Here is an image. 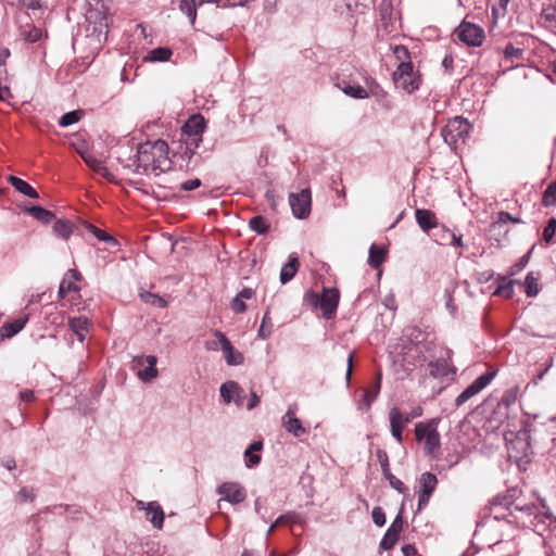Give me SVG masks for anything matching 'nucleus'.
Returning a JSON list of instances; mask_svg holds the SVG:
<instances>
[{"label": "nucleus", "instance_id": "nucleus-56", "mask_svg": "<svg viewBox=\"0 0 556 556\" xmlns=\"http://www.w3.org/2000/svg\"><path fill=\"white\" fill-rule=\"evenodd\" d=\"M248 459L247 465L249 467L255 466L260 463L261 456L256 452H251L250 455H244Z\"/></svg>", "mask_w": 556, "mask_h": 556}, {"label": "nucleus", "instance_id": "nucleus-4", "mask_svg": "<svg viewBox=\"0 0 556 556\" xmlns=\"http://www.w3.org/2000/svg\"><path fill=\"white\" fill-rule=\"evenodd\" d=\"M394 84L407 93H412L420 86V76L413 70V64H399L393 75Z\"/></svg>", "mask_w": 556, "mask_h": 556}, {"label": "nucleus", "instance_id": "nucleus-48", "mask_svg": "<svg viewBox=\"0 0 556 556\" xmlns=\"http://www.w3.org/2000/svg\"><path fill=\"white\" fill-rule=\"evenodd\" d=\"M556 232V218H551L543 230L544 240L549 243Z\"/></svg>", "mask_w": 556, "mask_h": 556}, {"label": "nucleus", "instance_id": "nucleus-37", "mask_svg": "<svg viewBox=\"0 0 556 556\" xmlns=\"http://www.w3.org/2000/svg\"><path fill=\"white\" fill-rule=\"evenodd\" d=\"M83 116L81 111H71L61 116L59 125L61 127H67L77 123Z\"/></svg>", "mask_w": 556, "mask_h": 556}, {"label": "nucleus", "instance_id": "nucleus-22", "mask_svg": "<svg viewBox=\"0 0 556 556\" xmlns=\"http://www.w3.org/2000/svg\"><path fill=\"white\" fill-rule=\"evenodd\" d=\"M418 226L424 231H429L438 226L435 214L432 211L418 208L415 212Z\"/></svg>", "mask_w": 556, "mask_h": 556}, {"label": "nucleus", "instance_id": "nucleus-31", "mask_svg": "<svg viewBox=\"0 0 556 556\" xmlns=\"http://www.w3.org/2000/svg\"><path fill=\"white\" fill-rule=\"evenodd\" d=\"M53 232L55 236L67 240L73 232V224L65 219H58L53 225Z\"/></svg>", "mask_w": 556, "mask_h": 556}, {"label": "nucleus", "instance_id": "nucleus-43", "mask_svg": "<svg viewBox=\"0 0 556 556\" xmlns=\"http://www.w3.org/2000/svg\"><path fill=\"white\" fill-rule=\"evenodd\" d=\"M273 332V325L270 323V318L268 316V312L265 313L262 319L261 327L258 329V337L262 339H267L270 337Z\"/></svg>", "mask_w": 556, "mask_h": 556}, {"label": "nucleus", "instance_id": "nucleus-11", "mask_svg": "<svg viewBox=\"0 0 556 556\" xmlns=\"http://www.w3.org/2000/svg\"><path fill=\"white\" fill-rule=\"evenodd\" d=\"M494 378V372H484L472 381L455 400V405L460 406L469 399L481 392Z\"/></svg>", "mask_w": 556, "mask_h": 556}, {"label": "nucleus", "instance_id": "nucleus-9", "mask_svg": "<svg viewBox=\"0 0 556 556\" xmlns=\"http://www.w3.org/2000/svg\"><path fill=\"white\" fill-rule=\"evenodd\" d=\"M438 485V478L431 472H424L418 479V510L428 505L432 493Z\"/></svg>", "mask_w": 556, "mask_h": 556}, {"label": "nucleus", "instance_id": "nucleus-10", "mask_svg": "<svg viewBox=\"0 0 556 556\" xmlns=\"http://www.w3.org/2000/svg\"><path fill=\"white\" fill-rule=\"evenodd\" d=\"M290 206L296 218H306L311 213V191L303 189L300 193H291L289 197Z\"/></svg>", "mask_w": 556, "mask_h": 556}, {"label": "nucleus", "instance_id": "nucleus-2", "mask_svg": "<svg viewBox=\"0 0 556 556\" xmlns=\"http://www.w3.org/2000/svg\"><path fill=\"white\" fill-rule=\"evenodd\" d=\"M416 440L424 444L425 456L438 459L440 456L441 438L434 419L415 425Z\"/></svg>", "mask_w": 556, "mask_h": 556}, {"label": "nucleus", "instance_id": "nucleus-1", "mask_svg": "<svg viewBox=\"0 0 556 556\" xmlns=\"http://www.w3.org/2000/svg\"><path fill=\"white\" fill-rule=\"evenodd\" d=\"M169 168L168 146L165 141L156 140L153 143L146 142L139 146L136 167L138 174L157 176Z\"/></svg>", "mask_w": 556, "mask_h": 556}, {"label": "nucleus", "instance_id": "nucleus-54", "mask_svg": "<svg viewBox=\"0 0 556 556\" xmlns=\"http://www.w3.org/2000/svg\"><path fill=\"white\" fill-rule=\"evenodd\" d=\"M34 497V494L31 491L27 490L26 488H23L17 493V498L21 503H25L28 500H31Z\"/></svg>", "mask_w": 556, "mask_h": 556}, {"label": "nucleus", "instance_id": "nucleus-61", "mask_svg": "<svg viewBox=\"0 0 556 556\" xmlns=\"http://www.w3.org/2000/svg\"><path fill=\"white\" fill-rule=\"evenodd\" d=\"M445 236L452 239V243L454 245L459 247V248L463 247L462 236H456L455 233L450 232V231H445Z\"/></svg>", "mask_w": 556, "mask_h": 556}, {"label": "nucleus", "instance_id": "nucleus-53", "mask_svg": "<svg viewBox=\"0 0 556 556\" xmlns=\"http://www.w3.org/2000/svg\"><path fill=\"white\" fill-rule=\"evenodd\" d=\"M201 186V180L199 178L190 179L180 185V189L184 191H191Z\"/></svg>", "mask_w": 556, "mask_h": 556}, {"label": "nucleus", "instance_id": "nucleus-49", "mask_svg": "<svg viewBox=\"0 0 556 556\" xmlns=\"http://www.w3.org/2000/svg\"><path fill=\"white\" fill-rule=\"evenodd\" d=\"M230 308L236 314H242V313L245 312L247 305H245L244 301L240 296L236 295L233 298V300L231 301V303H230Z\"/></svg>", "mask_w": 556, "mask_h": 556}, {"label": "nucleus", "instance_id": "nucleus-50", "mask_svg": "<svg viewBox=\"0 0 556 556\" xmlns=\"http://www.w3.org/2000/svg\"><path fill=\"white\" fill-rule=\"evenodd\" d=\"M372 521L378 526L382 527L386 523V515L380 507H375L371 511Z\"/></svg>", "mask_w": 556, "mask_h": 556}, {"label": "nucleus", "instance_id": "nucleus-6", "mask_svg": "<svg viewBox=\"0 0 556 556\" xmlns=\"http://www.w3.org/2000/svg\"><path fill=\"white\" fill-rule=\"evenodd\" d=\"M205 129V119L200 114L191 115L182 126V132L187 136V146L198 148L202 141Z\"/></svg>", "mask_w": 556, "mask_h": 556}, {"label": "nucleus", "instance_id": "nucleus-40", "mask_svg": "<svg viewBox=\"0 0 556 556\" xmlns=\"http://www.w3.org/2000/svg\"><path fill=\"white\" fill-rule=\"evenodd\" d=\"M542 202L545 206L556 205V181L552 182L543 193Z\"/></svg>", "mask_w": 556, "mask_h": 556}, {"label": "nucleus", "instance_id": "nucleus-41", "mask_svg": "<svg viewBox=\"0 0 556 556\" xmlns=\"http://www.w3.org/2000/svg\"><path fill=\"white\" fill-rule=\"evenodd\" d=\"M140 296L142 301H144L148 304L157 306V307H165L166 301L159 296L157 294H153L151 292L144 291L140 293Z\"/></svg>", "mask_w": 556, "mask_h": 556}, {"label": "nucleus", "instance_id": "nucleus-14", "mask_svg": "<svg viewBox=\"0 0 556 556\" xmlns=\"http://www.w3.org/2000/svg\"><path fill=\"white\" fill-rule=\"evenodd\" d=\"M217 492L223 500L231 504L242 503L247 497L244 489L237 482H225L218 486Z\"/></svg>", "mask_w": 556, "mask_h": 556}, {"label": "nucleus", "instance_id": "nucleus-8", "mask_svg": "<svg viewBox=\"0 0 556 556\" xmlns=\"http://www.w3.org/2000/svg\"><path fill=\"white\" fill-rule=\"evenodd\" d=\"M156 362V357L153 355L134 358V368L137 369V375L141 381L149 382L157 377Z\"/></svg>", "mask_w": 556, "mask_h": 556}, {"label": "nucleus", "instance_id": "nucleus-52", "mask_svg": "<svg viewBox=\"0 0 556 556\" xmlns=\"http://www.w3.org/2000/svg\"><path fill=\"white\" fill-rule=\"evenodd\" d=\"M508 222H511V223H515V224H519L521 223L520 218L518 217H514L511 214H509L508 212H500L498 213V219H497V224H506Z\"/></svg>", "mask_w": 556, "mask_h": 556}, {"label": "nucleus", "instance_id": "nucleus-30", "mask_svg": "<svg viewBox=\"0 0 556 556\" xmlns=\"http://www.w3.org/2000/svg\"><path fill=\"white\" fill-rule=\"evenodd\" d=\"M387 251L376 244L369 248L368 264L372 268H378L386 260Z\"/></svg>", "mask_w": 556, "mask_h": 556}, {"label": "nucleus", "instance_id": "nucleus-36", "mask_svg": "<svg viewBox=\"0 0 556 556\" xmlns=\"http://www.w3.org/2000/svg\"><path fill=\"white\" fill-rule=\"evenodd\" d=\"M526 293L528 296H535L539 293L538 278L533 273H529L525 279Z\"/></svg>", "mask_w": 556, "mask_h": 556}, {"label": "nucleus", "instance_id": "nucleus-3", "mask_svg": "<svg viewBox=\"0 0 556 556\" xmlns=\"http://www.w3.org/2000/svg\"><path fill=\"white\" fill-rule=\"evenodd\" d=\"M470 124L466 118L456 116L451 119L442 129V137L452 149H457L469 136Z\"/></svg>", "mask_w": 556, "mask_h": 556}, {"label": "nucleus", "instance_id": "nucleus-60", "mask_svg": "<svg viewBox=\"0 0 556 556\" xmlns=\"http://www.w3.org/2000/svg\"><path fill=\"white\" fill-rule=\"evenodd\" d=\"M422 415V408L420 406H416L414 407L407 415H404L405 418H409V422L417 418V417H420Z\"/></svg>", "mask_w": 556, "mask_h": 556}, {"label": "nucleus", "instance_id": "nucleus-19", "mask_svg": "<svg viewBox=\"0 0 556 556\" xmlns=\"http://www.w3.org/2000/svg\"><path fill=\"white\" fill-rule=\"evenodd\" d=\"M80 279L81 276L79 271H77L76 269H68L60 283V288L58 291L59 296L65 298L67 293L78 291L79 287L77 282Z\"/></svg>", "mask_w": 556, "mask_h": 556}, {"label": "nucleus", "instance_id": "nucleus-42", "mask_svg": "<svg viewBox=\"0 0 556 556\" xmlns=\"http://www.w3.org/2000/svg\"><path fill=\"white\" fill-rule=\"evenodd\" d=\"M393 53L399 64H412L409 51L406 47L395 46Z\"/></svg>", "mask_w": 556, "mask_h": 556}, {"label": "nucleus", "instance_id": "nucleus-35", "mask_svg": "<svg viewBox=\"0 0 556 556\" xmlns=\"http://www.w3.org/2000/svg\"><path fill=\"white\" fill-rule=\"evenodd\" d=\"M379 392H380L379 381H375V383L371 387L364 390L363 404L366 406V408H369L371 406V404L377 399Z\"/></svg>", "mask_w": 556, "mask_h": 556}, {"label": "nucleus", "instance_id": "nucleus-27", "mask_svg": "<svg viewBox=\"0 0 556 556\" xmlns=\"http://www.w3.org/2000/svg\"><path fill=\"white\" fill-rule=\"evenodd\" d=\"M390 429H402L409 424V418H405L399 407H392L389 412Z\"/></svg>", "mask_w": 556, "mask_h": 556}, {"label": "nucleus", "instance_id": "nucleus-38", "mask_svg": "<svg viewBox=\"0 0 556 556\" xmlns=\"http://www.w3.org/2000/svg\"><path fill=\"white\" fill-rule=\"evenodd\" d=\"M251 229L260 235H263L268 229V224L263 216H254L250 219L249 223Z\"/></svg>", "mask_w": 556, "mask_h": 556}, {"label": "nucleus", "instance_id": "nucleus-15", "mask_svg": "<svg viewBox=\"0 0 556 556\" xmlns=\"http://www.w3.org/2000/svg\"><path fill=\"white\" fill-rule=\"evenodd\" d=\"M136 506L139 510H146L147 518L151 521L154 528H163L164 511L157 502L153 501L144 503L143 501H137Z\"/></svg>", "mask_w": 556, "mask_h": 556}, {"label": "nucleus", "instance_id": "nucleus-13", "mask_svg": "<svg viewBox=\"0 0 556 556\" xmlns=\"http://www.w3.org/2000/svg\"><path fill=\"white\" fill-rule=\"evenodd\" d=\"M376 455L380 463L383 477L389 481L390 486L400 493H405L407 491L405 484L391 472L387 452L383 450H377Z\"/></svg>", "mask_w": 556, "mask_h": 556}, {"label": "nucleus", "instance_id": "nucleus-16", "mask_svg": "<svg viewBox=\"0 0 556 556\" xmlns=\"http://www.w3.org/2000/svg\"><path fill=\"white\" fill-rule=\"evenodd\" d=\"M340 294L337 289H324L319 298V306L325 318L330 319L339 304Z\"/></svg>", "mask_w": 556, "mask_h": 556}, {"label": "nucleus", "instance_id": "nucleus-7", "mask_svg": "<svg viewBox=\"0 0 556 556\" xmlns=\"http://www.w3.org/2000/svg\"><path fill=\"white\" fill-rule=\"evenodd\" d=\"M86 18L90 25H93V33L100 38L101 35L106 36L109 28V10L101 3L92 7L86 14Z\"/></svg>", "mask_w": 556, "mask_h": 556}, {"label": "nucleus", "instance_id": "nucleus-34", "mask_svg": "<svg viewBox=\"0 0 556 556\" xmlns=\"http://www.w3.org/2000/svg\"><path fill=\"white\" fill-rule=\"evenodd\" d=\"M179 10L187 15L190 23L193 25L197 18L195 0H180Z\"/></svg>", "mask_w": 556, "mask_h": 556}, {"label": "nucleus", "instance_id": "nucleus-32", "mask_svg": "<svg viewBox=\"0 0 556 556\" xmlns=\"http://www.w3.org/2000/svg\"><path fill=\"white\" fill-rule=\"evenodd\" d=\"M27 213L37 220L48 224L54 218V214L41 206H31L27 208Z\"/></svg>", "mask_w": 556, "mask_h": 556}, {"label": "nucleus", "instance_id": "nucleus-33", "mask_svg": "<svg viewBox=\"0 0 556 556\" xmlns=\"http://www.w3.org/2000/svg\"><path fill=\"white\" fill-rule=\"evenodd\" d=\"M21 35L26 41L36 42L41 38L42 31L33 24H27L22 27Z\"/></svg>", "mask_w": 556, "mask_h": 556}, {"label": "nucleus", "instance_id": "nucleus-58", "mask_svg": "<svg viewBox=\"0 0 556 556\" xmlns=\"http://www.w3.org/2000/svg\"><path fill=\"white\" fill-rule=\"evenodd\" d=\"M23 4L30 10L41 9L40 0H22Z\"/></svg>", "mask_w": 556, "mask_h": 556}, {"label": "nucleus", "instance_id": "nucleus-63", "mask_svg": "<svg viewBox=\"0 0 556 556\" xmlns=\"http://www.w3.org/2000/svg\"><path fill=\"white\" fill-rule=\"evenodd\" d=\"M205 349L208 351H217L220 349L219 340L216 338V340H208L205 342Z\"/></svg>", "mask_w": 556, "mask_h": 556}, {"label": "nucleus", "instance_id": "nucleus-26", "mask_svg": "<svg viewBox=\"0 0 556 556\" xmlns=\"http://www.w3.org/2000/svg\"><path fill=\"white\" fill-rule=\"evenodd\" d=\"M299 267V260L295 255H290L287 264L283 265L280 271L281 283L289 282L296 274Z\"/></svg>", "mask_w": 556, "mask_h": 556}, {"label": "nucleus", "instance_id": "nucleus-18", "mask_svg": "<svg viewBox=\"0 0 556 556\" xmlns=\"http://www.w3.org/2000/svg\"><path fill=\"white\" fill-rule=\"evenodd\" d=\"M442 354L435 361L429 363L430 375L434 378L445 377L450 372L448 359L451 358V350L441 348Z\"/></svg>", "mask_w": 556, "mask_h": 556}, {"label": "nucleus", "instance_id": "nucleus-51", "mask_svg": "<svg viewBox=\"0 0 556 556\" xmlns=\"http://www.w3.org/2000/svg\"><path fill=\"white\" fill-rule=\"evenodd\" d=\"M504 54L506 58H521L522 50L519 48H516L514 45L508 43L504 49Z\"/></svg>", "mask_w": 556, "mask_h": 556}, {"label": "nucleus", "instance_id": "nucleus-47", "mask_svg": "<svg viewBox=\"0 0 556 556\" xmlns=\"http://www.w3.org/2000/svg\"><path fill=\"white\" fill-rule=\"evenodd\" d=\"M402 514H403V507L400 509L397 516L394 518L393 522L391 523V526L388 529L389 532L394 533L397 536L400 535V533L402 532V529H403Z\"/></svg>", "mask_w": 556, "mask_h": 556}, {"label": "nucleus", "instance_id": "nucleus-39", "mask_svg": "<svg viewBox=\"0 0 556 556\" xmlns=\"http://www.w3.org/2000/svg\"><path fill=\"white\" fill-rule=\"evenodd\" d=\"M86 229L91 232L97 239H99L100 241H103V242H106V243H113L115 244L116 241L115 239L110 236L109 233H106L104 230L102 229H99L97 228L96 226L93 225H87L86 226Z\"/></svg>", "mask_w": 556, "mask_h": 556}, {"label": "nucleus", "instance_id": "nucleus-62", "mask_svg": "<svg viewBox=\"0 0 556 556\" xmlns=\"http://www.w3.org/2000/svg\"><path fill=\"white\" fill-rule=\"evenodd\" d=\"M254 293L255 292L253 289L244 288L237 295L240 296L244 301V300H250L251 298H253Z\"/></svg>", "mask_w": 556, "mask_h": 556}, {"label": "nucleus", "instance_id": "nucleus-21", "mask_svg": "<svg viewBox=\"0 0 556 556\" xmlns=\"http://www.w3.org/2000/svg\"><path fill=\"white\" fill-rule=\"evenodd\" d=\"M281 421L283 428L296 438L307 432L306 429L302 426L301 420L294 416V413L291 408H289L288 412L282 416Z\"/></svg>", "mask_w": 556, "mask_h": 556}, {"label": "nucleus", "instance_id": "nucleus-12", "mask_svg": "<svg viewBox=\"0 0 556 556\" xmlns=\"http://www.w3.org/2000/svg\"><path fill=\"white\" fill-rule=\"evenodd\" d=\"M214 336L219 340L220 350L224 353L226 363L229 366L241 365L244 361L243 354L232 346L231 342L222 331L216 330Z\"/></svg>", "mask_w": 556, "mask_h": 556}, {"label": "nucleus", "instance_id": "nucleus-24", "mask_svg": "<svg viewBox=\"0 0 556 556\" xmlns=\"http://www.w3.org/2000/svg\"><path fill=\"white\" fill-rule=\"evenodd\" d=\"M8 180L17 192L31 199L39 198L38 192L22 178L11 175L8 177Z\"/></svg>", "mask_w": 556, "mask_h": 556}, {"label": "nucleus", "instance_id": "nucleus-55", "mask_svg": "<svg viewBox=\"0 0 556 556\" xmlns=\"http://www.w3.org/2000/svg\"><path fill=\"white\" fill-rule=\"evenodd\" d=\"M72 147L75 149V151L81 156V153H89V150L87 149L85 142L83 141H73Z\"/></svg>", "mask_w": 556, "mask_h": 556}, {"label": "nucleus", "instance_id": "nucleus-28", "mask_svg": "<svg viewBox=\"0 0 556 556\" xmlns=\"http://www.w3.org/2000/svg\"><path fill=\"white\" fill-rule=\"evenodd\" d=\"M337 86L349 97L354 99H367L368 92L361 85H350L346 83L337 84Z\"/></svg>", "mask_w": 556, "mask_h": 556}, {"label": "nucleus", "instance_id": "nucleus-45", "mask_svg": "<svg viewBox=\"0 0 556 556\" xmlns=\"http://www.w3.org/2000/svg\"><path fill=\"white\" fill-rule=\"evenodd\" d=\"M516 281L515 280H510L508 282H505L501 286L497 287V289L494 291V294L496 295H501V296H504V298H511L513 294H514V283Z\"/></svg>", "mask_w": 556, "mask_h": 556}, {"label": "nucleus", "instance_id": "nucleus-44", "mask_svg": "<svg viewBox=\"0 0 556 556\" xmlns=\"http://www.w3.org/2000/svg\"><path fill=\"white\" fill-rule=\"evenodd\" d=\"M541 18L546 26L556 27V8H546L541 13Z\"/></svg>", "mask_w": 556, "mask_h": 556}, {"label": "nucleus", "instance_id": "nucleus-23", "mask_svg": "<svg viewBox=\"0 0 556 556\" xmlns=\"http://www.w3.org/2000/svg\"><path fill=\"white\" fill-rule=\"evenodd\" d=\"M68 327L77 336L80 342L84 341L89 332L90 323L87 317H72L68 319Z\"/></svg>", "mask_w": 556, "mask_h": 556}, {"label": "nucleus", "instance_id": "nucleus-20", "mask_svg": "<svg viewBox=\"0 0 556 556\" xmlns=\"http://www.w3.org/2000/svg\"><path fill=\"white\" fill-rule=\"evenodd\" d=\"M81 159L87 166L96 174L102 176L108 181L114 180V175L108 169L102 160L97 159L92 153H81Z\"/></svg>", "mask_w": 556, "mask_h": 556}, {"label": "nucleus", "instance_id": "nucleus-5", "mask_svg": "<svg viewBox=\"0 0 556 556\" xmlns=\"http://www.w3.org/2000/svg\"><path fill=\"white\" fill-rule=\"evenodd\" d=\"M456 38L469 46V47H480L484 40V30L477 24L463 21L454 31Z\"/></svg>", "mask_w": 556, "mask_h": 556}, {"label": "nucleus", "instance_id": "nucleus-29", "mask_svg": "<svg viewBox=\"0 0 556 556\" xmlns=\"http://www.w3.org/2000/svg\"><path fill=\"white\" fill-rule=\"evenodd\" d=\"M173 52L170 49L165 47H159L148 52V54L143 58L146 62H164L168 61L172 56Z\"/></svg>", "mask_w": 556, "mask_h": 556}, {"label": "nucleus", "instance_id": "nucleus-59", "mask_svg": "<svg viewBox=\"0 0 556 556\" xmlns=\"http://www.w3.org/2000/svg\"><path fill=\"white\" fill-rule=\"evenodd\" d=\"M402 553L404 556H418L417 549L414 545L406 544L402 547Z\"/></svg>", "mask_w": 556, "mask_h": 556}, {"label": "nucleus", "instance_id": "nucleus-64", "mask_svg": "<svg viewBox=\"0 0 556 556\" xmlns=\"http://www.w3.org/2000/svg\"><path fill=\"white\" fill-rule=\"evenodd\" d=\"M263 447V443L261 441L253 442L249 448L244 452V455H250L251 452H258Z\"/></svg>", "mask_w": 556, "mask_h": 556}, {"label": "nucleus", "instance_id": "nucleus-17", "mask_svg": "<svg viewBox=\"0 0 556 556\" xmlns=\"http://www.w3.org/2000/svg\"><path fill=\"white\" fill-rule=\"evenodd\" d=\"M220 396L226 403L233 401L238 407L244 403L245 394L236 381H227L220 386Z\"/></svg>", "mask_w": 556, "mask_h": 556}, {"label": "nucleus", "instance_id": "nucleus-57", "mask_svg": "<svg viewBox=\"0 0 556 556\" xmlns=\"http://www.w3.org/2000/svg\"><path fill=\"white\" fill-rule=\"evenodd\" d=\"M353 353L351 352L349 354V357H348V368H346V375H345V379H346V382L348 384L350 383V380H351V377H352V371H353Z\"/></svg>", "mask_w": 556, "mask_h": 556}, {"label": "nucleus", "instance_id": "nucleus-46", "mask_svg": "<svg viewBox=\"0 0 556 556\" xmlns=\"http://www.w3.org/2000/svg\"><path fill=\"white\" fill-rule=\"evenodd\" d=\"M399 536L394 533H391L387 530L384 536L382 538L380 542V547L384 551L391 549L395 543L397 542Z\"/></svg>", "mask_w": 556, "mask_h": 556}, {"label": "nucleus", "instance_id": "nucleus-25", "mask_svg": "<svg viewBox=\"0 0 556 556\" xmlns=\"http://www.w3.org/2000/svg\"><path fill=\"white\" fill-rule=\"evenodd\" d=\"M27 317H20L11 323L4 324L0 329L1 338H12L18 333L26 325Z\"/></svg>", "mask_w": 556, "mask_h": 556}]
</instances>
